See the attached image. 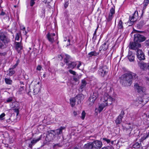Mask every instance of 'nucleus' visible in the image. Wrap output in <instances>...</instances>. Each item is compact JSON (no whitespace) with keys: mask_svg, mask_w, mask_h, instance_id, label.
I'll return each instance as SVG.
<instances>
[{"mask_svg":"<svg viewBox=\"0 0 149 149\" xmlns=\"http://www.w3.org/2000/svg\"><path fill=\"white\" fill-rule=\"evenodd\" d=\"M136 75L131 72L125 73L122 75L120 78V82L122 85L124 86H130L132 83V79H136Z\"/></svg>","mask_w":149,"mask_h":149,"instance_id":"nucleus-1","label":"nucleus"},{"mask_svg":"<svg viewBox=\"0 0 149 149\" xmlns=\"http://www.w3.org/2000/svg\"><path fill=\"white\" fill-rule=\"evenodd\" d=\"M102 103L99 107L98 111L101 112L108 104H111L112 102L115 101L114 99L110 97L108 93H105L102 97L101 99Z\"/></svg>","mask_w":149,"mask_h":149,"instance_id":"nucleus-2","label":"nucleus"},{"mask_svg":"<svg viewBox=\"0 0 149 149\" xmlns=\"http://www.w3.org/2000/svg\"><path fill=\"white\" fill-rule=\"evenodd\" d=\"M102 143L97 140L89 143L84 146V149H100L102 146Z\"/></svg>","mask_w":149,"mask_h":149,"instance_id":"nucleus-3","label":"nucleus"},{"mask_svg":"<svg viewBox=\"0 0 149 149\" xmlns=\"http://www.w3.org/2000/svg\"><path fill=\"white\" fill-rule=\"evenodd\" d=\"M145 38L139 33H136L134 35V41L139 43L144 41Z\"/></svg>","mask_w":149,"mask_h":149,"instance_id":"nucleus-4","label":"nucleus"},{"mask_svg":"<svg viewBox=\"0 0 149 149\" xmlns=\"http://www.w3.org/2000/svg\"><path fill=\"white\" fill-rule=\"evenodd\" d=\"M133 125L129 123L127 124L125 126H123V131L126 132L127 134L129 136H130L131 132L133 129Z\"/></svg>","mask_w":149,"mask_h":149,"instance_id":"nucleus-5","label":"nucleus"},{"mask_svg":"<svg viewBox=\"0 0 149 149\" xmlns=\"http://www.w3.org/2000/svg\"><path fill=\"white\" fill-rule=\"evenodd\" d=\"M134 88L138 93H144L146 91V89L145 87L140 86L138 83H135L134 84Z\"/></svg>","mask_w":149,"mask_h":149,"instance_id":"nucleus-6","label":"nucleus"},{"mask_svg":"<svg viewBox=\"0 0 149 149\" xmlns=\"http://www.w3.org/2000/svg\"><path fill=\"white\" fill-rule=\"evenodd\" d=\"M141 47V44L137 42H130V48L132 49H138V48Z\"/></svg>","mask_w":149,"mask_h":149,"instance_id":"nucleus-7","label":"nucleus"},{"mask_svg":"<svg viewBox=\"0 0 149 149\" xmlns=\"http://www.w3.org/2000/svg\"><path fill=\"white\" fill-rule=\"evenodd\" d=\"M0 40L4 43H8L10 42L9 39L3 33L0 32Z\"/></svg>","mask_w":149,"mask_h":149,"instance_id":"nucleus-8","label":"nucleus"},{"mask_svg":"<svg viewBox=\"0 0 149 149\" xmlns=\"http://www.w3.org/2000/svg\"><path fill=\"white\" fill-rule=\"evenodd\" d=\"M136 52L137 57L139 60H144L145 59L144 54L141 50L137 49Z\"/></svg>","mask_w":149,"mask_h":149,"instance_id":"nucleus-9","label":"nucleus"},{"mask_svg":"<svg viewBox=\"0 0 149 149\" xmlns=\"http://www.w3.org/2000/svg\"><path fill=\"white\" fill-rule=\"evenodd\" d=\"M138 102L140 106H142L144 104H145L146 103V101L145 100L144 98L143 99L141 97H139L138 98V100H137L135 103V104L137 106H139V104H137V102Z\"/></svg>","mask_w":149,"mask_h":149,"instance_id":"nucleus-10","label":"nucleus"},{"mask_svg":"<svg viewBox=\"0 0 149 149\" xmlns=\"http://www.w3.org/2000/svg\"><path fill=\"white\" fill-rule=\"evenodd\" d=\"M138 18V12L137 11H135L133 15L131 17L130 16V20L131 22L132 23L131 24H132V23L136 21Z\"/></svg>","mask_w":149,"mask_h":149,"instance_id":"nucleus-11","label":"nucleus"},{"mask_svg":"<svg viewBox=\"0 0 149 149\" xmlns=\"http://www.w3.org/2000/svg\"><path fill=\"white\" fill-rule=\"evenodd\" d=\"M125 114L124 111H122L120 114L119 115L115 121V123L116 125L120 124L122 122V119L123 117Z\"/></svg>","mask_w":149,"mask_h":149,"instance_id":"nucleus-12","label":"nucleus"},{"mask_svg":"<svg viewBox=\"0 0 149 149\" xmlns=\"http://www.w3.org/2000/svg\"><path fill=\"white\" fill-rule=\"evenodd\" d=\"M15 49L17 50L18 53H20L21 52V50L23 48V47L21 43V42H15Z\"/></svg>","mask_w":149,"mask_h":149,"instance_id":"nucleus-13","label":"nucleus"},{"mask_svg":"<svg viewBox=\"0 0 149 149\" xmlns=\"http://www.w3.org/2000/svg\"><path fill=\"white\" fill-rule=\"evenodd\" d=\"M99 74L102 76H104L107 73V70L105 67L103 66L100 68L98 70Z\"/></svg>","mask_w":149,"mask_h":149,"instance_id":"nucleus-14","label":"nucleus"},{"mask_svg":"<svg viewBox=\"0 0 149 149\" xmlns=\"http://www.w3.org/2000/svg\"><path fill=\"white\" fill-rule=\"evenodd\" d=\"M47 38L49 42L53 43L54 41V37L55 36V33H48L47 34Z\"/></svg>","mask_w":149,"mask_h":149,"instance_id":"nucleus-15","label":"nucleus"},{"mask_svg":"<svg viewBox=\"0 0 149 149\" xmlns=\"http://www.w3.org/2000/svg\"><path fill=\"white\" fill-rule=\"evenodd\" d=\"M7 52H0V61L1 63L6 62L5 57L7 55Z\"/></svg>","mask_w":149,"mask_h":149,"instance_id":"nucleus-16","label":"nucleus"},{"mask_svg":"<svg viewBox=\"0 0 149 149\" xmlns=\"http://www.w3.org/2000/svg\"><path fill=\"white\" fill-rule=\"evenodd\" d=\"M41 138L42 135H40L37 139L34 138L31 141V143L29 144V147L31 148L36 143L41 139Z\"/></svg>","mask_w":149,"mask_h":149,"instance_id":"nucleus-17","label":"nucleus"},{"mask_svg":"<svg viewBox=\"0 0 149 149\" xmlns=\"http://www.w3.org/2000/svg\"><path fill=\"white\" fill-rule=\"evenodd\" d=\"M148 63H146L143 62H139V65L140 68L143 70H146L148 66Z\"/></svg>","mask_w":149,"mask_h":149,"instance_id":"nucleus-18","label":"nucleus"},{"mask_svg":"<svg viewBox=\"0 0 149 149\" xmlns=\"http://www.w3.org/2000/svg\"><path fill=\"white\" fill-rule=\"evenodd\" d=\"M65 127H61L57 129L56 130H52L53 132H55L56 134L58 135L62 133V131L65 130Z\"/></svg>","mask_w":149,"mask_h":149,"instance_id":"nucleus-19","label":"nucleus"},{"mask_svg":"<svg viewBox=\"0 0 149 149\" xmlns=\"http://www.w3.org/2000/svg\"><path fill=\"white\" fill-rule=\"evenodd\" d=\"M99 94L97 91H95L93 92V95L89 98L90 101L92 102H93L95 101L96 99L98 97Z\"/></svg>","mask_w":149,"mask_h":149,"instance_id":"nucleus-20","label":"nucleus"},{"mask_svg":"<svg viewBox=\"0 0 149 149\" xmlns=\"http://www.w3.org/2000/svg\"><path fill=\"white\" fill-rule=\"evenodd\" d=\"M75 98L76 100H78V104H79L81 103V101L84 99V96L82 94H80L77 95Z\"/></svg>","mask_w":149,"mask_h":149,"instance_id":"nucleus-21","label":"nucleus"},{"mask_svg":"<svg viewBox=\"0 0 149 149\" xmlns=\"http://www.w3.org/2000/svg\"><path fill=\"white\" fill-rule=\"evenodd\" d=\"M86 84L87 82L84 79L82 80L81 81V85L79 88V91H82L85 88Z\"/></svg>","mask_w":149,"mask_h":149,"instance_id":"nucleus-22","label":"nucleus"},{"mask_svg":"<svg viewBox=\"0 0 149 149\" xmlns=\"http://www.w3.org/2000/svg\"><path fill=\"white\" fill-rule=\"evenodd\" d=\"M54 137V134L51 132H50L47 134L45 139L47 141H49L52 140Z\"/></svg>","mask_w":149,"mask_h":149,"instance_id":"nucleus-23","label":"nucleus"},{"mask_svg":"<svg viewBox=\"0 0 149 149\" xmlns=\"http://www.w3.org/2000/svg\"><path fill=\"white\" fill-rule=\"evenodd\" d=\"M127 58L130 62L134 61V56L131 52H129L127 56Z\"/></svg>","mask_w":149,"mask_h":149,"instance_id":"nucleus-24","label":"nucleus"},{"mask_svg":"<svg viewBox=\"0 0 149 149\" xmlns=\"http://www.w3.org/2000/svg\"><path fill=\"white\" fill-rule=\"evenodd\" d=\"M68 63L67 65L68 66V68H70L72 69H73L77 65V63L76 62H71Z\"/></svg>","mask_w":149,"mask_h":149,"instance_id":"nucleus-25","label":"nucleus"},{"mask_svg":"<svg viewBox=\"0 0 149 149\" xmlns=\"http://www.w3.org/2000/svg\"><path fill=\"white\" fill-rule=\"evenodd\" d=\"M99 52H97L95 51L91 52L89 53L88 55L89 58L91 57L92 56H96L99 54Z\"/></svg>","mask_w":149,"mask_h":149,"instance_id":"nucleus-26","label":"nucleus"},{"mask_svg":"<svg viewBox=\"0 0 149 149\" xmlns=\"http://www.w3.org/2000/svg\"><path fill=\"white\" fill-rule=\"evenodd\" d=\"M71 60L70 56L67 54L65 55V57L64 58V61L67 64V65L69 63Z\"/></svg>","mask_w":149,"mask_h":149,"instance_id":"nucleus-27","label":"nucleus"},{"mask_svg":"<svg viewBox=\"0 0 149 149\" xmlns=\"http://www.w3.org/2000/svg\"><path fill=\"white\" fill-rule=\"evenodd\" d=\"M123 23L121 19H120L118 22L117 27L119 29H123Z\"/></svg>","mask_w":149,"mask_h":149,"instance_id":"nucleus-28","label":"nucleus"},{"mask_svg":"<svg viewBox=\"0 0 149 149\" xmlns=\"http://www.w3.org/2000/svg\"><path fill=\"white\" fill-rule=\"evenodd\" d=\"M108 48V45H107L106 42H104L100 47V49L101 50H102L104 51L106 50Z\"/></svg>","mask_w":149,"mask_h":149,"instance_id":"nucleus-29","label":"nucleus"},{"mask_svg":"<svg viewBox=\"0 0 149 149\" xmlns=\"http://www.w3.org/2000/svg\"><path fill=\"white\" fill-rule=\"evenodd\" d=\"M76 100L75 98H72L70 99V103L72 107H73L75 105Z\"/></svg>","mask_w":149,"mask_h":149,"instance_id":"nucleus-30","label":"nucleus"},{"mask_svg":"<svg viewBox=\"0 0 149 149\" xmlns=\"http://www.w3.org/2000/svg\"><path fill=\"white\" fill-rule=\"evenodd\" d=\"M40 88L39 86H35L34 88L33 92L34 93V95H35L37 94L40 91Z\"/></svg>","mask_w":149,"mask_h":149,"instance_id":"nucleus-31","label":"nucleus"},{"mask_svg":"<svg viewBox=\"0 0 149 149\" xmlns=\"http://www.w3.org/2000/svg\"><path fill=\"white\" fill-rule=\"evenodd\" d=\"M141 143V142L140 143H139L138 142L135 143L133 145V147L134 148H139L140 146H142Z\"/></svg>","mask_w":149,"mask_h":149,"instance_id":"nucleus-32","label":"nucleus"},{"mask_svg":"<svg viewBox=\"0 0 149 149\" xmlns=\"http://www.w3.org/2000/svg\"><path fill=\"white\" fill-rule=\"evenodd\" d=\"M15 72L14 70L12 69H10V68L9 69V73L7 74V75L8 76H10L13 74Z\"/></svg>","mask_w":149,"mask_h":149,"instance_id":"nucleus-33","label":"nucleus"},{"mask_svg":"<svg viewBox=\"0 0 149 149\" xmlns=\"http://www.w3.org/2000/svg\"><path fill=\"white\" fill-rule=\"evenodd\" d=\"M5 81L7 84L11 85L12 83V81L10 79L6 78L5 79Z\"/></svg>","mask_w":149,"mask_h":149,"instance_id":"nucleus-34","label":"nucleus"},{"mask_svg":"<svg viewBox=\"0 0 149 149\" xmlns=\"http://www.w3.org/2000/svg\"><path fill=\"white\" fill-rule=\"evenodd\" d=\"M149 136V134H144L143 136L141 138L140 141L141 142L143 143V140L146 139Z\"/></svg>","mask_w":149,"mask_h":149,"instance_id":"nucleus-35","label":"nucleus"},{"mask_svg":"<svg viewBox=\"0 0 149 149\" xmlns=\"http://www.w3.org/2000/svg\"><path fill=\"white\" fill-rule=\"evenodd\" d=\"M7 43H4L2 41H0V48H3L5 47Z\"/></svg>","mask_w":149,"mask_h":149,"instance_id":"nucleus-36","label":"nucleus"},{"mask_svg":"<svg viewBox=\"0 0 149 149\" xmlns=\"http://www.w3.org/2000/svg\"><path fill=\"white\" fill-rule=\"evenodd\" d=\"M115 13V9L113 8H112L110 10V11L109 14V15H111V16H113V15Z\"/></svg>","mask_w":149,"mask_h":149,"instance_id":"nucleus-37","label":"nucleus"},{"mask_svg":"<svg viewBox=\"0 0 149 149\" xmlns=\"http://www.w3.org/2000/svg\"><path fill=\"white\" fill-rule=\"evenodd\" d=\"M19 60L18 59L17 60V61H16V63L14 65H13L12 67L10 68V69H14L17 66V65H18L19 63Z\"/></svg>","mask_w":149,"mask_h":149,"instance_id":"nucleus-38","label":"nucleus"},{"mask_svg":"<svg viewBox=\"0 0 149 149\" xmlns=\"http://www.w3.org/2000/svg\"><path fill=\"white\" fill-rule=\"evenodd\" d=\"M45 8L44 7L42 8V17H45Z\"/></svg>","mask_w":149,"mask_h":149,"instance_id":"nucleus-39","label":"nucleus"},{"mask_svg":"<svg viewBox=\"0 0 149 149\" xmlns=\"http://www.w3.org/2000/svg\"><path fill=\"white\" fill-rule=\"evenodd\" d=\"M6 115L4 113H3L0 115V120H2L4 119Z\"/></svg>","mask_w":149,"mask_h":149,"instance_id":"nucleus-40","label":"nucleus"},{"mask_svg":"<svg viewBox=\"0 0 149 149\" xmlns=\"http://www.w3.org/2000/svg\"><path fill=\"white\" fill-rule=\"evenodd\" d=\"M113 16H111V15H109L107 19V21L108 22H109L111 21L112 19Z\"/></svg>","mask_w":149,"mask_h":149,"instance_id":"nucleus-41","label":"nucleus"},{"mask_svg":"<svg viewBox=\"0 0 149 149\" xmlns=\"http://www.w3.org/2000/svg\"><path fill=\"white\" fill-rule=\"evenodd\" d=\"M13 110L14 111V112L16 113V116H17L19 113V110L18 109L15 108L13 109Z\"/></svg>","mask_w":149,"mask_h":149,"instance_id":"nucleus-42","label":"nucleus"},{"mask_svg":"<svg viewBox=\"0 0 149 149\" xmlns=\"http://www.w3.org/2000/svg\"><path fill=\"white\" fill-rule=\"evenodd\" d=\"M81 115L82 116H81V118L82 119L84 120L85 118L86 115V113H85L84 111H82Z\"/></svg>","mask_w":149,"mask_h":149,"instance_id":"nucleus-43","label":"nucleus"},{"mask_svg":"<svg viewBox=\"0 0 149 149\" xmlns=\"http://www.w3.org/2000/svg\"><path fill=\"white\" fill-rule=\"evenodd\" d=\"M149 2V0H144L143 3L144 5L145 6H146L148 4Z\"/></svg>","mask_w":149,"mask_h":149,"instance_id":"nucleus-44","label":"nucleus"},{"mask_svg":"<svg viewBox=\"0 0 149 149\" xmlns=\"http://www.w3.org/2000/svg\"><path fill=\"white\" fill-rule=\"evenodd\" d=\"M19 33H17L16 34V37H15V40L18 41L19 40Z\"/></svg>","mask_w":149,"mask_h":149,"instance_id":"nucleus-45","label":"nucleus"},{"mask_svg":"<svg viewBox=\"0 0 149 149\" xmlns=\"http://www.w3.org/2000/svg\"><path fill=\"white\" fill-rule=\"evenodd\" d=\"M13 100V98L12 97H10L8 98L6 100V102H11Z\"/></svg>","mask_w":149,"mask_h":149,"instance_id":"nucleus-46","label":"nucleus"},{"mask_svg":"<svg viewBox=\"0 0 149 149\" xmlns=\"http://www.w3.org/2000/svg\"><path fill=\"white\" fill-rule=\"evenodd\" d=\"M69 72L71 74H73V75H75L76 74V72L72 70H69Z\"/></svg>","mask_w":149,"mask_h":149,"instance_id":"nucleus-47","label":"nucleus"},{"mask_svg":"<svg viewBox=\"0 0 149 149\" xmlns=\"http://www.w3.org/2000/svg\"><path fill=\"white\" fill-rule=\"evenodd\" d=\"M24 87L23 86H21L19 89V92H21L24 90Z\"/></svg>","mask_w":149,"mask_h":149,"instance_id":"nucleus-48","label":"nucleus"},{"mask_svg":"<svg viewBox=\"0 0 149 149\" xmlns=\"http://www.w3.org/2000/svg\"><path fill=\"white\" fill-rule=\"evenodd\" d=\"M103 140L107 142V143H109L110 142V140L107 139L106 138H103Z\"/></svg>","mask_w":149,"mask_h":149,"instance_id":"nucleus-49","label":"nucleus"},{"mask_svg":"<svg viewBox=\"0 0 149 149\" xmlns=\"http://www.w3.org/2000/svg\"><path fill=\"white\" fill-rule=\"evenodd\" d=\"M69 4V2L68 1H67L64 4V6L65 8H66L68 6Z\"/></svg>","mask_w":149,"mask_h":149,"instance_id":"nucleus-50","label":"nucleus"},{"mask_svg":"<svg viewBox=\"0 0 149 149\" xmlns=\"http://www.w3.org/2000/svg\"><path fill=\"white\" fill-rule=\"evenodd\" d=\"M97 29H96V30H95V32L94 33V34H93V39H95L96 38V36H95V35H96V31H97Z\"/></svg>","mask_w":149,"mask_h":149,"instance_id":"nucleus-51","label":"nucleus"},{"mask_svg":"<svg viewBox=\"0 0 149 149\" xmlns=\"http://www.w3.org/2000/svg\"><path fill=\"white\" fill-rule=\"evenodd\" d=\"M52 0H45L44 1V2L46 3H49Z\"/></svg>","mask_w":149,"mask_h":149,"instance_id":"nucleus-52","label":"nucleus"},{"mask_svg":"<svg viewBox=\"0 0 149 149\" xmlns=\"http://www.w3.org/2000/svg\"><path fill=\"white\" fill-rule=\"evenodd\" d=\"M42 68V67L40 65H38L37 67V70H40Z\"/></svg>","mask_w":149,"mask_h":149,"instance_id":"nucleus-53","label":"nucleus"},{"mask_svg":"<svg viewBox=\"0 0 149 149\" xmlns=\"http://www.w3.org/2000/svg\"><path fill=\"white\" fill-rule=\"evenodd\" d=\"M73 80L75 82H77L78 81L79 79L75 77H74L73 78Z\"/></svg>","mask_w":149,"mask_h":149,"instance_id":"nucleus-54","label":"nucleus"},{"mask_svg":"<svg viewBox=\"0 0 149 149\" xmlns=\"http://www.w3.org/2000/svg\"><path fill=\"white\" fill-rule=\"evenodd\" d=\"M5 14L6 13L4 12L3 11H2L0 15H1L4 16L5 15Z\"/></svg>","mask_w":149,"mask_h":149,"instance_id":"nucleus-55","label":"nucleus"},{"mask_svg":"<svg viewBox=\"0 0 149 149\" xmlns=\"http://www.w3.org/2000/svg\"><path fill=\"white\" fill-rule=\"evenodd\" d=\"M20 29L24 31L25 30V28L23 26H20Z\"/></svg>","mask_w":149,"mask_h":149,"instance_id":"nucleus-56","label":"nucleus"},{"mask_svg":"<svg viewBox=\"0 0 149 149\" xmlns=\"http://www.w3.org/2000/svg\"><path fill=\"white\" fill-rule=\"evenodd\" d=\"M79 64L77 65V69H79V67H80V66L81 65V62H79Z\"/></svg>","mask_w":149,"mask_h":149,"instance_id":"nucleus-57","label":"nucleus"},{"mask_svg":"<svg viewBox=\"0 0 149 149\" xmlns=\"http://www.w3.org/2000/svg\"><path fill=\"white\" fill-rule=\"evenodd\" d=\"M146 81L147 83L149 84V77H146Z\"/></svg>","mask_w":149,"mask_h":149,"instance_id":"nucleus-58","label":"nucleus"},{"mask_svg":"<svg viewBox=\"0 0 149 149\" xmlns=\"http://www.w3.org/2000/svg\"><path fill=\"white\" fill-rule=\"evenodd\" d=\"M73 113L74 116H76L77 115V112L75 111H74L73 112Z\"/></svg>","mask_w":149,"mask_h":149,"instance_id":"nucleus-59","label":"nucleus"},{"mask_svg":"<svg viewBox=\"0 0 149 149\" xmlns=\"http://www.w3.org/2000/svg\"><path fill=\"white\" fill-rule=\"evenodd\" d=\"M142 27V25L140 26L139 24H137V27L139 29H140Z\"/></svg>","mask_w":149,"mask_h":149,"instance_id":"nucleus-60","label":"nucleus"},{"mask_svg":"<svg viewBox=\"0 0 149 149\" xmlns=\"http://www.w3.org/2000/svg\"><path fill=\"white\" fill-rule=\"evenodd\" d=\"M102 149H110V148L109 147H104L102 148Z\"/></svg>","mask_w":149,"mask_h":149,"instance_id":"nucleus-61","label":"nucleus"},{"mask_svg":"<svg viewBox=\"0 0 149 149\" xmlns=\"http://www.w3.org/2000/svg\"><path fill=\"white\" fill-rule=\"evenodd\" d=\"M58 58H60L61 60L62 59V58H63V57H62V56H61V55H58Z\"/></svg>","mask_w":149,"mask_h":149,"instance_id":"nucleus-62","label":"nucleus"},{"mask_svg":"<svg viewBox=\"0 0 149 149\" xmlns=\"http://www.w3.org/2000/svg\"><path fill=\"white\" fill-rule=\"evenodd\" d=\"M43 77H44V78H45V74H44L43 75Z\"/></svg>","mask_w":149,"mask_h":149,"instance_id":"nucleus-63","label":"nucleus"},{"mask_svg":"<svg viewBox=\"0 0 149 149\" xmlns=\"http://www.w3.org/2000/svg\"><path fill=\"white\" fill-rule=\"evenodd\" d=\"M24 32H25V35L27 33V32L26 31H25Z\"/></svg>","mask_w":149,"mask_h":149,"instance_id":"nucleus-64","label":"nucleus"}]
</instances>
